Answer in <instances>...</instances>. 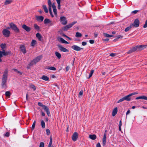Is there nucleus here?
Returning <instances> with one entry per match:
<instances>
[{"mask_svg":"<svg viewBox=\"0 0 147 147\" xmlns=\"http://www.w3.org/2000/svg\"><path fill=\"white\" fill-rule=\"evenodd\" d=\"M5 95L6 96L10 97V93L9 91H7L5 93Z\"/></svg>","mask_w":147,"mask_h":147,"instance_id":"41","label":"nucleus"},{"mask_svg":"<svg viewBox=\"0 0 147 147\" xmlns=\"http://www.w3.org/2000/svg\"><path fill=\"white\" fill-rule=\"evenodd\" d=\"M35 123H36V121H34L32 125V129L33 130L34 129L35 127Z\"/></svg>","mask_w":147,"mask_h":147,"instance_id":"43","label":"nucleus"},{"mask_svg":"<svg viewBox=\"0 0 147 147\" xmlns=\"http://www.w3.org/2000/svg\"><path fill=\"white\" fill-rule=\"evenodd\" d=\"M104 35L105 37H111L113 36V35H109L107 33L104 34Z\"/></svg>","mask_w":147,"mask_h":147,"instance_id":"33","label":"nucleus"},{"mask_svg":"<svg viewBox=\"0 0 147 147\" xmlns=\"http://www.w3.org/2000/svg\"><path fill=\"white\" fill-rule=\"evenodd\" d=\"M122 125V122L121 120H120L119 122V127H121Z\"/></svg>","mask_w":147,"mask_h":147,"instance_id":"61","label":"nucleus"},{"mask_svg":"<svg viewBox=\"0 0 147 147\" xmlns=\"http://www.w3.org/2000/svg\"><path fill=\"white\" fill-rule=\"evenodd\" d=\"M36 18L37 21L40 22H42L44 19V17L42 16H36Z\"/></svg>","mask_w":147,"mask_h":147,"instance_id":"15","label":"nucleus"},{"mask_svg":"<svg viewBox=\"0 0 147 147\" xmlns=\"http://www.w3.org/2000/svg\"><path fill=\"white\" fill-rule=\"evenodd\" d=\"M42 7L44 9L45 12L46 13H48V10L46 6L45 5H42Z\"/></svg>","mask_w":147,"mask_h":147,"instance_id":"29","label":"nucleus"},{"mask_svg":"<svg viewBox=\"0 0 147 147\" xmlns=\"http://www.w3.org/2000/svg\"><path fill=\"white\" fill-rule=\"evenodd\" d=\"M20 49L21 51L24 54H25L26 52V51L25 46L24 45H21L20 47Z\"/></svg>","mask_w":147,"mask_h":147,"instance_id":"14","label":"nucleus"},{"mask_svg":"<svg viewBox=\"0 0 147 147\" xmlns=\"http://www.w3.org/2000/svg\"><path fill=\"white\" fill-rule=\"evenodd\" d=\"M124 100V97H123L119 100H118L117 102V103H119L123 101Z\"/></svg>","mask_w":147,"mask_h":147,"instance_id":"46","label":"nucleus"},{"mask_svg":"<svg viewBox=\"0 0 147 147\" xmlns=\"http://www.w3.org/2000/svg\"><path fill=\"white\" fill-rule=\"evenodd\" d=\"M7 82H2L1 86L2 88L4 89H6L7 87V85L6 84Z\"/></svg>","mask_w":147,"mask_h":147,"instance_id":"24","label":"nucleus"},{"mask_svg":"<svg viewBox=\"0 0 147 147\" xmlns=\"http://www.w3.org/2000/svg\"><path fill=\"white\" fill-rule=\"evenodd\" d=\"M46 134L47 135H49L50 134V130L48 129H47L46 130Z\"/></svg>","mask_w":147,"mask_h":147,"instance_id":"45","label":"nucleus"},{"mask_svg":"<svg viewBox=\"0 0 147 147\" xmlns=\"http://www.w3.org/2000/svg\"><path fill=\"white\" fill-rule=\"evenodd\" d=\"M117 108L115 107L114 109L112 111V116H114L117 113Z\"/></svg>","mask_w":147,"mask_h":147,"instance_id":"21","label":"nucleus"},{"mask_svg":"<svg viewBox=\"0 0 147 147\" xmlns=\"http://www.w3.org/2000/svg\"><path fill=\"white\" fill-rule=\"evenodd\" d=\"M36 37L40 41H42V36L39 33H37L36 34Z\"/></svg>","mask_w":147,"mask_h":147,"instance_id":"18","label":"nucleus"},{"mask_svg":"<svg viewBox=\"0 0 147 147\" xmlns=\"http://www.w3.org/2000/svg\"><path fill=\"white\" fill-rule=\"evenodd\" d=\"M52 139L51 136L50 137V142L49 143V144L48 146H49V147L50 146H52L53 145H52Z\"/></svg>","mask_w":147,"mask_h":147,"instance_id":"38","label":"nucleus"},{"mask_svg":"<svg viewBox=\"0 0 147 147\" xmlns=\"http://www.w3.org/2000/svg\"><path fill=\"white\" fill-rule=\"evenodd\" d=\"M52 7L53 9V11L54 14L55 16H57V9L56 8V6H55L54 3H53L52 4Z\"/></svg>","mask_w":147,"mask_h":147,"instance_id":"16","label":"nucleus"},{"mask_svg":"<svg viewBox=\"0 0 147 147\" xmlns=\"http://www.w3.org/2000/svg\"><path fill=\"white\" fill-rule=\"evenodd\" d=\"M42 55L38 56L36 57L35 59L32 61L29 64V65L32 66L39 62L42 58Z\"/></svg>","mask_w":147,"mask_h":147,"instance_id":"2","label":"nucleus"},{"mask_svg":"<svg viewBox=\"0 0 147 147\" xmlns=\"http://www.w3.org/2000/svg\"><path fill=\"white\" fill-rule=\"evenodd\" d=\"M94 72V70H92L91 71L90 73V74L89 75V76L88 77V78H89L92 76Z\"/></svg>","mask_w":147,"mask_h":147,"instance_id":"42","label":"nucleus"},{"mask_svg":"<svg viewBox=\"0 0 147 147\" xmlns=\"http://www.w3.org/2000/svg\"><path fill=\"white\" fill-rule=\"evenodd\" d=\"M140 99L147 100V97L144 96H139L136 97V99L138 100Z\"/></svg>","mask_w":147,"mask_h":147,"instance_id":"20","label":"nucleus"},{"mask_svg":"<svg viewBox=\"0 0 147 147\" xmlns=\"http://www.w3.org/2000/svg\"><path fill=\"white\" fill-rule=\"evenodd\" d=\"M62 29L64 31H67V30H68L69 28H68L67 26H64V27H63Z\"/></svg>","mask_w":147,"mask_h":147,"instance_id":"47","label":"nucleus"},{"mask_svg":"<svg viewBox=\"0 0 147 147\" xmlns=\"http://www.w3.org/2000/svg\"><path fill=\"white\" fill-rule=\"evenodd\" d=\"M8 69H7L4 71L2 80V82H7L8 76Z\"/></svg>","mask_w":147,"mask_h":147,"instance_id":"3","label":"nucleus"},{"mask_svg":"<svg viewBox=\"0 0 147 147\" xmlns=\"http://www.w3.org/2000/svg\"><path fill=\"white\" fill-rule=\"evenodd\" d=\"M96 147H101L100 144L99 142L97 144Z\"/></svg>","mask_w":147,"mask_h":147,"instance_id":"59","label":"nucleus"},{"mask_svg":"<svg viewBox=\"0 0 147 147\" xmlns=\"http://www.w3.org/2000/svg\"><path fill=\"white\" fill-rule=\"evenodd\" d=\"M3 35L6 37H9L10 33V31L7 29H4L2 31Z\"/></svg>","mask_w":147,"mask_h":147,"instance_id":"6","label":"nucleus"},{"mask_svg":"<svg viewBox=\"0 0 147 147\" xmlns=\"http://www.w3.org/2000/svg\"><path fill=\"white\" fill-rule=\"evenodd\" d=\"M130 113V110H129L127 111L126 113V115H127L128 114H129Z\"/></svg>","mask_w":147,"mask_h":147,"instance_id":"63","label":"nucleus"},{"mask_svg":"<svg viewBox=\"0 0 147 147\" xmlns=\"http://www.w3.org/2000/svg\"><path fill=\"white\" fill-rule=\"evenodd\" d=\"M138 10H134L131 12V13H132L133 14H135L137 13L138 12Z\"/></svg>","mask_w":147,"mask_h":147,"instance_id":"50","label":"nucleus"},{"mask_svg":"<svg viewBox=\"0 0 147 147\" xmlns=\"http://www.w3.org/2000/svg\"><path fill=\"white\" fill-rule=\"evenodd\" d=\"M57 46L58 47L59 49L61 51L63 52H69V51L68 49H66L65 48H64L62 45H57Z\"/></svg>","mask_w":147,"mask_h":147,"instance_id":"10","label":"nucleus"},{"mask_svg":"<svg viewBox=\"0 0 147 147\" xmlns=\"http://www.w3.org/2000/svg\"><path fill=\"white\" fill-rule=\"evenodd\" d=\"M42 108L45 111H46L47 115L48 116H49L50 112L49 108L47 106L45 105L44 106L42 107Z\"/></svg>","mask_w":147,"mask_h":147,"instance_id":"13","label":"nucleus"},{"mask_svg":"<svg viewBox=\"0 0 147 147\" xmlns=\"http://www.w3.org/2000/svg\"><path fill=\"white\" fill-rule=\"evenodd\" d=\"M132 52H133V51H132V50L131 49L129 51H128L127 52V53L130 54V53H132Z\"/></svg>","mask_w":147,"mask_h":147,"instance_id":"58","label":"nucleus"},{"mask_svg":"<svg viewBox=\"0 0 147 147\" xmlns=\"http://www.w3.org/2000/svg\"><path fill=\"white\" fill-rule=\"evenodd\" d=\"M89 138L92 140H94L96 138V136L95 134L90 135Z\"/></svg>","mask_w":147,"mask_h":147,"instance_id":"22","label":"nucleus"},{"mask_svg":"<svg viewBox=\"0 0 147 147\" xmlns=\"http://www.w3.org/2000/svg\"><path fill=\"white\" fill-rule=\"evenodd\" d=\"M50 22V20L46 18L45 19L44 21V23L45 24H47V23H49Z\"/></svg>","mask_w":147,"mask_h":147,"instance_id":"35","label":"nucleus"},{"mask_svg":"<svg viewBox=\"0 0 147 147\" xmlns=\"http://www.w3.org/2000/svg\"><path fill=\"white\" fill-rule=\"evenodd\" d=\"M89 42L91 44H93L94 43V40H90Z\"/></svg>","mask_w":147,"mask_h":147,"instance_id":"55","label":"nucleus"},{"mask_svg":"<svg viewBox=\"0 0 147 147\" xmlns=\"http://www.w3.org/2000/svg\"><path fill=\"white\" fill-rule=\"evenodd\" d=\"M13 70H14L16 72L18 73L20 75H21L22 74V73L19 71H18L17 69H12Z\"/></svg>","mask_w":147,"mask_h":147,"instance_id":"39","label":"nucleus"},{"mask_svg":"<svg viewBox=\"0 0 147 147\" xmlns=\"http://www.w3.org/2000/svg\"><path fill=\"white\" fill-rule=\"evenodd\" d=\"M87 43L86 42H83L82 43V44L83 46H85L86 45Z\"/></svg>","mask_w":147,"mask_h":147,"instance_id":"57","label":"nucleus"},{"mask_svg":"<svg viewBox=\"0 0 147 147\" xmlns=\"http://www.w3.org/2000/svg\"><path fill=\"white\" fill-rule=\"evenodd\" d=\"M48 69H50L51 70H53V71H55L56 70V68L55 67H49Z\"/></svg>","mask_w":147,"mask_h":147,"instance_id":"44","label":"nucleus"},{"mask_svg":"<svg viewBox=\"0 0 147 147\" xmlns=\"http://www.w3.org/2000/svg\"><path fill=\"white\" fill-rule=\"evenodd\" d=\"M36 43V41L34 40H33L31 44V46H34Z\"/></svg>","mask_w":147,"mask_h":147,"instance_id":"31","label":"nucleus"},{"mask_svg":"<svg viewBox=\"0 0 147 147\" xmlns=\"http://www.w3.org/2000/svg\"><path fill=\"white\" fill-rule=\"evenodd\" d=\"M106 133L104 134L103 137L102 139V143L103 146H105L106 143Z\"/></svg>","mask_w":147,"mask_h":147,"instance_id":"17","label":"nucleus"},{"mask_svg":"<svg viewBox=\"0 0 147 147\" xmlns=\"http://www.w3.org/2000/svg\"><path fill=\"white\" fill-rule=\"evenodd\" d=\"M6 44L2 43L0 45V47L3 50L0 51V62L2 61L1 58L3 57V55L6 56L10 54L9 51H5L4 50L6 47Z\"/></svg>","mask_w":147,"mask_h":147,"instance_id":"1","label":"nucleus"},{"mask_svg":"<svg viewBox=\"0 0 147 147\" xmlns=\"http://www.w3.org/2000/svg\"><path fill=\"white\" fill-rule=\"evenodd\" d=\"M44 144L43 142H41L40 143V146L39 147H44Z\"/></svg>","mask_w":147,"mask_h":147,"instance_id":"49","label":"nucleus"},{"mask_svg":"<svg viewBox=\"0 0 147 147\" xmlns=\"http://www.w3.org/2000/svg\"><path fill=\"white\" fill-rule=\"evenodd\" d=\"M22 27L27 32H29L31 29L30 27H28L25 24L23 25Z\"/></svg>","mask_w":147,"mask_h":147,"instance_id":"12","label":"nucleus"},{"mask_svg":"<svg viewBox=\"0 0 147 147\" xmlns=\"http://www.w3.org/2000/svg\"><path fill=\"white\" fill-rule=\"evenodd\" d=\"M139 21L138 19H136L133 23L131 24L132 26L133 27H138L139 26Z\"/></svg>","mask_w":147,"mask_h":147,"instance_id":"5","label":"nucleus"},{"mask_svg":"<svg viewBox=\"0 0 147 147\" xmlns=\"http://www.w3.org/2000/svg\"><path fill=\"white\" fill-rule=\"evenodd\" d=\"M30 87L33 89V90L35 91L36 90V87L33 84H30Z\"/></svg>","mask_w":147,"mask_h":147,"instance_id":"37","label":"nucleus"},{"mask_svg":"<svg viewBox=\"0 0 147 147\" xmlns=\"http://www.w3.org/2000/svg\"><path fill=\"white\" fill-rule=\"evenodd\" d=\"M132 28H133V27L132 26V25L130 24L129 26L127 27L125 29V31L126 32H127Z\"/></svg>","mask_w":147,"mask_h":147,"instance_id":"30","label":"nucleus"},{"mask_svg":"<svg viewBox=\"0 0 147 147\" xmlns=\"http://www.w3.org/2000/svg\"><path fill=\"white\" fill-rule=\"evenodd\" d=\"M41 78L45 81H48L49 80V77L45 75H43Z\"/></svg>","mask_w":147,"mask_h":147,"instance_id":"25","label":"nucleus"},{"mask_svg":"<svg viewBox=\"0 0 147 147\" xmlns=\"http://www.w3.org/2000/svg\"><path fill=\"white\" fill-rule=\"evenodd\" d=\"M123 37V36L121 35H118L117 36V39H119L120 38H122Z\"/></svg>","mask_w":147,"mask_h":147,"instance_id":"62","label":"nucleus"},{"mask_svg":"<svg viewBox=\"0 0 147 147\" xmlns=\"http://www.w3.org/2000/svg\"><path fill=\"white\" fill-rule=\"evenodd\" d=\"M48 3L49 6H52V3H51V0H48Z\"/></svg>","mask_w":147,"mask_h":147,"instance_id":"48","label":"nucleus"},{"mask_svg":"<svg viewBox=\"0 0 147 147\" xmlns=\"http://www.w3.org/2000/svg\"><path fill=\"white\" fill-rule=\"evenodd\" d=\"M147 45H140L139 46H137L138 49L139 50H141L144 48H146Z\"/></svg>","mask_w":147,"mask_h":147,"instance_id":"19","label":"nucleus"},{"mask_svg":"<svg viewBox=\"0 0 147 147\" xmlns=\"http://www.w3.org/2000/svg\"><path fill=\"white\" fill-rule=\"evenodd\" d=\"M60 20L61 23L63 25H66L67 23V20L64 16L61 17L60 18Z\"/></svg>","mask_w":147,"mask_h":147,"instance_id":"7","label":"nucleus"},{"mask_svg":"<svg viewBox=\"0 0 147 147\" xmlns=\"http://www.w3.org/2000/svg\"><path fill=\"white\" fill-rule=\"evenodd\" d=\"M82 36L81 33L79 32H77L76 33V36L77 37H81Z\"/></svg>","mask_w":147,"mask_h":147,"instance_id":"36","label":"nucleus"},{"mask_svg":"<svg viewBox=\"0 0 147 147\" xmlns=\"http://www.w3.org/2000/svg\"><path fill=\"white\" fill-rule=\"evenodd\" d=\"M137 46L132 47L131 49L132 50L133 52L136 51L138 49Z\"/></svg>","mask_w":147,"mask_h":147,"instance_id":"40","label":"nucleus"},{"mask_svg":"<svg viewBox=\"0 0 147 147\" xmlns=\"http://www.w3.org/2000/svg\"><path fill=\"white\" fill-rule=\"evenodd\" d=\"M137 94L138 93L136 92H133L123 97L124 100H126L127 101H130L131 100V98H130L131 96Z\"/></svg>","mask_w":147,"mask_h":147,"instance_id":"8","label":"nucleus"},{"mask_svg":"<svg viewBox=\"0 0 147 147\" xmlns=\"http://www.w3.org/2000/svg\"><path fill=\"white\" fill-rule=\"evenodd\" d=\"M69 66H67L66 67V70L67 71L69 69Z\"/></svg>","mask_w":147,"mask_h":147,"instance_id":"60","label":"nucleus"},{"mask_svg":"<svg viewBox=\"0 0 147 147\" xmlns=\"http://www.w3.org/2000/svg\"><path fill=\"white\" fill-rule=\"evenodd\" d=\"M34 26L35 28L37 30H39L40 29V27L36 24H34Z\"/></svg>","mask_w":147,"mask_h":147,"instance_id":"32","label":"nucleus"},{"mask_svg":"<svg viewBox=\"0 0 147 147\" xmlns=\"http://www.w3.org/2000/svg\"><path fill=\"white\" fill-rule=\"evenodd\" d=\"M78 134L76 132H74L72 137V139L73 141H76L77 140L78 137Z\"/></svg>","mask_w":147,"mask_h":147,"instance_id":"11","label":"nucleus"},{"mask_svg":"<svg viewBox=\"0 0 147 147\" xmlns=\"http://www.w3.org/2000/svg\"><path fill=\"white\" fill-rule=\"evenodd\" d=\"M55 55L58 59H60L61 57V54L58 52H55Z\"/></svg>","mask_w":147,"mask_h":147,"instance_id":"26","label":"nucleus"},{"mask_svg":"<svg viewBox=\"0 0 147 147\" xmlns=\"http://www.w3.org/2000/svg\"><path fill=\"white\" fill-rule=\"evenodd\" d=\"M83 94V91L82 90L79 93V96H82Z\"/></svg>","mask_w":147,"mask_h":147,"instance_id":"53","label":"nucleus"},{"mask_svg":"<svg viewBox=\"0 0 147 147\" xmlns=\"http://www.w3.org/2000/svg\"><path fill=\"white\" fill-rule=\"evenodd\" d=\"M143 27L144 28L147 27V20L145 22V24L143 26Z\"/></svg>","mask_w":147,"mask_h":147,"instance_id":"51","label":"nucleus"},{"mask_svg":"<svg viewBox=\"0 0 147 147\" xmlns=\"http://www.w3.org/2000/svg\"><path fill=\"white\" fill-rule=\"evenodd\" d=\"M49 13H50V15L52 17H54V16H53V14L52 13V11H50V12H49Z\"/></svg>","mask_w":147,"mask_h":147,"instance_id":"64","label":"nucleus"},{"mask_svg":"<svg viewBox=\"0 0 147 147\" xmlns=\"http://www.w3.org/2000/svg\"><path fill=\"white\" fill-rule=\"evenodd\" d=\"M41 124L42 128H44L45 127V124L44 121L42 120L41 122Z\"/></svg>","mask_w":147,"mask_h":147,"instance_id":"34","label":"nucleus"},{"mask_svg":"<svg viewBox=\"0 0 147 147\" xmlns=\"http://www.w3.org/2000/svg\"><path fill=\"white\" fill-rule=\"evenodd\" d=\"M71 48L73 50L77 51H79L82 50H83V48H81L76 45H74L72 46Z\"/></svg>","mask_w":147,"mask_h":147,"instance_id":"9","label":"nucleus"},{"mask_svg":"<svg viewBox=\"0 0 147 147\" xmlns=\"http://www.w3.org/2000/svg\"><path fill=\"white\" fill-rule=\"evenodd\" d=\"M9 134L8 132H7L5 134V136L6 137H9Z\"/></svg>","mask_w":147,"mask_h":147,"instance_id":"56","label":"nucleus"},{"mask_svg":"<svg viewBox=\"0 0 147 147\" xmlns=\"http://www.w3.org/2000/svg\"><path fill=\"white\" fill-rule=\"evenodd\" d=\"M76 23H77V22L76 21L73 22H72L71 23L67 25V28L69 29L73 25H74V24H75Z\"/></svg>","mask_w":147,"mask_h":147,"instance_id":"23","label":"nucleus"},{"mask_svg":"<svg viewBox=\"0 0 147 147\" xmlns=\"http://www.w3.org/2000/svg\"><path fill=\"white\" fill-rule=\"evenodd\" d=\"M60 40V41L62 43H65V44H68L69 43L66 41L65 40H64L63 38H59Z\"/></svg>","mask_w":147,"mask_h":147,"instance_id":"27","label":"nucleus"},{"mask_svg":"<svg viewBox=\"0 0 147 147\" xmlns=\"http://www.w3.org/2000/svg\"><path fill=\"white\" fill-rule=\"evenodd\" d=\"M38 105L40 107H43L45 105H43L42 103L40 102H39L38 103Z\"/></svg>","mask_w":147,"mask_h":147,"instance_id":"52","label":"nucleus"},{"mask_svg":"<svg viewBox=\"0 0 147 147\" xmlns=\"http://www.w3.org/2000/svg\"><path fill=\"white\" fill-rule=\"evenodd\" d=\"M116 55V54L113 53H111L110 54V56L113 57L115 56Z\"/></svg>","mask_w":147,"mask_h":147,"instance_id":"54","label":"nucleus"},{"mask_svg":"<svg viewBox=\"0 0 147 147\" xmlns=\"http://www.w3.org/2000/svg\"><path fill=\"white\" fill-rule=\"evenodd\" d=\"M9 25L10 28L13 30L16 33L19 32L20 31L19 29L15 24L12 23L10 24Z\"/></svg>","mask_w":147,"mask_h":147,"instance_id":"4","label":"nucleus"},{"mask_svg":"<svg viewBox=\"0 0 147 147\" xmlns=\"http://www.w3.org/2000/svg\"><path fill=\"white\" fill-rule=\"evenodd\" d=\"M12 0H6L4 3V4L5 5H7L8 4H10L12 2Z\"/></svg>","mask_w":147,"mask_h":147,"instance_id":"28","label":"nucleus"}]
</instances>
